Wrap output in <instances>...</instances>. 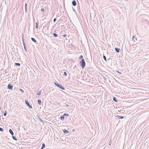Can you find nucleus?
Wrapping results in <instances>:
<instances>
[{"mask_svg": "<svg viewBox=\"0 0 149 149\" xmlns=\"http://www.w3.org/2000/svg\"><path fill=\"white\" fill-rule=\"evenodd\" d=\"M12 138H13V139L14 140H15V141H17V138H16V137H15L13 135H12Z\"/></svg>", "mask_w": 149, "mask_h": 149, "instance_id": "16", "label": "nucleus"}, {"mask_svg": "<svg viewBox=\"0 0 149 149\" xmlns=\"http://www.w3.org/2000/svg\"><path fill=\"white\" fill-rule=\"evenodd\" d=\"M22 41L23 42V44H24V43H25L24 42V37H23V34L22 35Z\"/></svg>", "mask_w": 149, "mask_h": 149, "instance_id": "24", "label": "nucleus"}, {"mask_svg": "<svg viewBox=\"0 0 149 149\" xmlns=\"http://www.w3.org/2000/svg\"><path fill=\"white\" fill-rule=\"evenodd\" d=\"M38 118L39 119V120L40 121L43 122H44V121L42 120L40 118V117H38Z\"/></svg>", "mask_w": 149, "mask_h": 149, "instance_id": "23", "label": "nucleus"}, {"mask_svg": "<svg viewBox=\"0 0 149 149\" xmlns=\"http://www.w3.org/2000/svg\"><path fill=\"white\" fill-rule=\"evenodd\" d=\"M3 128L0 127V131L3 132Z\"/></svg>", "mask_w": 149, "mask_h": 149, "instance_id": "30", "label": "nucleus"}, {"mask_svg": "<svg viewBox=\"0 0 149 149\" xmlns=\"http://www.w3.org/2000/svg\"><path fill=\"white\" fill-rule=\"evenodd\" d=\"M27 4L26 3L25 4V7L26 13L27 12Z\"/></svg>", "mask_w": 149, "mask_h": 149, "instance_id": "12", "label": "nucleus"}, {"mask_svg": "<svg viewBox=\"0 0 149 149\" xmlns=\"http://www.w3.org/2000/svg\"><path fill=\"white\" fill-rule=\"evenodd\" d=\"M31 39L33 42L36 43V44L38 43H37V41H36V40L34 38H31Z\"/></svg>", "mask_w": 149, "mask_h": 149, "instance_id": "6", "label": "nucleus"}, {"mask_svg": "<svg viewBox=\"0 0 149 149\" xmlns=\"http://www.w3.org/2000/svg\"><path fill=\"white\" fill-rule=\"evenodd\" d=\"M41 91H40L39 92L38 91L37 92V94L38 95H40V94H41Z\"/></svg>", "mask_w": 149, "mask_h": 149, "instance_id": "27", "label": "nucleus"}, {"mask_svg": "<svg viewBox=\"0 0 149 149\" xmlns=\"http://www.w3.org/2000/svg\"><path fill=\"white\" fill-rule=\"evenodd\" d=\"M9 132L12 135H13V134H14L13 132L11 129H9Z\"/></svg>", "mask_w": 149, "mask_h": 149, "instance_id": "5", "label": "nucleus"}, {"mask_svg": "<svg viewBox=\"0 0 149 149\" xmlns=\"http://www.w3.org/2000/svg\"><path fill=\"white\" fill-rule=\"evenodd\" d=\"M53 35L56 38L58 36V35L56 33H53Z\"/></svg>", "mask_w": 149, "mask_h": 149, "instance_id": "19", "label": "nucleus"}, {"mask_svg": "<svg viewBox=\"0 0 149 149\" xmlns=\"http://www.w3.org/2000/svg\"><path fill=\"white\" fill-rule=\"evenodd\" d=\"M23 45H24V48L25 51H26V45H25V43H24Z\"/></svg>", "mask_w": 149, "mask_h": 149, "instance_id": "20", "label": "nucleus"}, {"mask_svg": "<svg viewBox=\"0 0 149 149\" xmlns=\"http://www.w3.org/2000/svg\"><path fill=\"white\" fill-rule=\"evenodd\" d=\"M15 64L17 66H20V63H16Z\"/></svg>", "mask_w": 149, "mask_h": 149, "instance_id": "26", "label": "nucleus"}, {"mask_svg": "<svg viewBox=\"0 0 149 149\" xmlns=\"http://www.w3.org/2000/svg\"><path fill=\"white\" fill-rule=\"evenodd\" d=\"M113 100L115 102H116L117 101V100H116V98L115 97H113Z\"/></svg>", "mask_w": 149, "mask_h": 149, "instance_id": "18", "label": "nucleus"}, {"mask_svg": "<svg viewBox=\"0 0 149 149\" xmlns=\"http://www.w3.org/2000/svg\"><path fill=\"white\" fill-rule=\"evenodd\" d=\"M60 85L61 84H59V83H58L56 86H57L58 87H59Z\"/></svg>", "mask_w": 149, "mask_h": 149, "instance_id": "34", "label": "nucleus"}, {"mask_svg": "<svg viewBox=\"0 0 149 149\" xmlns=\"http://www.w3.org/2000/svg\"><path fill=\"white\" fill-rule=\"evenodd\" d=\"M74 131V130H73V131Z\"/></svg>", "mask_w": 149, "mask_h": 149, "instance_id": "42", "label": "nucleus"}, {"mask_svg": "<svg viewBox=\"0 0 149 149\" xmlns=\"http://www.w3.org/2000/svg\"><path fill=\"white\" fill-rule=\"evenodd\" d=\"M103 58L106 61H107L106 57L104 55L103 56Z\"/></svg>", "mask_w": 149, "mask_h": 149, "instance_id": "25", "label": "nucleus"}, {"mask_svg": "<svg viewBox=\"0 0 149 149\" xmlns=\"http://www.w3.org/2000/svg\"><path fill=\"white\" fill-rule=\"evenodd\" d=\"M25 103L29 107L32 108V106L30 104L29 102L26 100H25Z\"/></svg>", "mask_w": 149, "mask_h": 149, "instance_id": "3", "label": "nucleus"}, {"mask_svg": "<svg viewBox=\"0 0 149 149\" xmlns=\"http://www.w3.org/2000/svg\"><path fill=\"white\" fill-rule=\"evenodd\" d=\"M56 21V18H54V22H55Z\"/></svg>", "mask_w": 149, "mask_h": 149, "instance_id": "37", "label": "nucleus"}, {"mask_svg": "<svg viewBox=\"0 0 149 149\" xmlns=\"http://www.w3.org/2000/svg\"><path fill=\"white\" fill-rule=\"evenodd\" d=\"M132 39V40H133L134 42H135V40H137V38H135L134 36H133Z\"/></svg>", "mask_w": 149, "mask_h": 149, "instance_id": "9", "label": "nucleus"}, {"mask_svg": "<svg viewBox=\"0 0 149 149\" xmlns=\"http://www.w3.org/2000/svg\"><path fill=\"white\" fill-rule=\"evenodd\" d=\"M54 84H55V85H56V86L57 85L58 83H56V82H54Z\"/></svg>", "mask_w": 149, "mask_h": 149, "instance_id": "36", "label": "nucleus"}, {"mask_svg": "<svg viewBox=\"0 0 149 149\" xmlns=\"http://www.w3.org/2000/svg\"><path fill=\"white\" fill-rule=\"evenodd\" d=\"M63 132L64 133H69V131L65 130V129H64L63 130Z\"/></svg>", "mask_w": 149, "mask_h": 149, "instance_id": "11", "label": "nucleus"}, {"mask_svg": "<svg viewBox=\"0 0 149 149\" xmlns=\"http://www.w3.org/2000/svg\"><path fill=\"white\" fill-rule=\"evenodd\" d=\"M118 72L120 74H121V73L120 72Z\"/></svg>", "mask_w": 149, "mask_h": 149, "instance_id": "41", "label": "nucleus"}, {"mask_svg": "<svg viewBox=\"0 0 149 149\" xmlns=\"http://www.w3.org/2000/svg\"><path fill=\"white\" fill-rule=\"evenodd\" d=\"M116 117L118 118H119V119H122V118H124V117L123 116H120L119 115L117 116Z\"/></svg>", "mask_w": 149, "mask_h": 149, "instance_id": "8", "label": "nucleus"}, {"mask_svg": "<svg viewBox=\"0 0 149 149\" xmlns=\"http://www.w3.org/2000/svg\"><path fill=\"white\" fill-rule=\"evenodd\" d=\"M72 4L74 6H75L77 5V3L74 0L72 2Z\"/></svg>", "mask_w": 149, "mask_h": 149, "instance_id": "4", "label": "nucleus"}, {"mask_svg": "<svg viewBox=\"0 0 149 149\" xmlns=\"http://www.w3.org/2000/svg\"><path fill=\"white\" fill-rule=\"evenodd\" d=\"M13 86L11 84H9L8 85V89L10 90H12Z\"/></svg>", "mask_w": 149, "mask_h": 149, "instance_id": "2", "label": "nucleus"}, {"mask_svg": "<svg viewBox=\"0 0 149 149\" xmlns=\"http://www.w3.org/2000/svg\"><path fill=\"white\" fill-rule=\"evenodd\" d=\"M3 115L4 116H6L7 115V112L6 111L3 113Z\"/></svg>", "mask_w": 149, "mask_h": 149, "instance_id": "29", "label": "nucleus"}, {"mask_svg": "<svg viewBox=\"0 0 149 149\" xmlns=\"http://www.w3.org/2000/svg\"><path fill=\"white\" fill-rule=\"evenodd\" d=\"M56 139H57V140H58L59 141H60L61 139L60 137L59 138L56 137Z\"/></svg>", "mask_w": 149, "mask_h": 149, "instance_id": "31", "label": "nucleus"}, {"mask_svg": "<svg viewBox=\"0 0 149 149\" xmlns=\"http://www.w3.org/2000/svg\"><path fill=\"white\" fill-rule=\"evenodd\" d=\"M64 75L65 77H66L67 76V73L66 72H64Z\"/></svg>", "mask_w": 149, "mask_h": 149, "instance_id": "22", "label": "nucleus"}, {"mask_svg": "<svg viewBox=\"0 0 149 149\" xmlns=\"http://www.w3.org/2000/svg\"><path fill=\"white\" fill-rule=\"evenodd\" d=\"M38 104L40 105H41V100H38Z\"/></svg>", "mask_w": 149, "mask_h": 149, "instance_id": "14", "label": "nucleus"}, {"mask_svg": "<svg viewBox=\"0 0 149 149\" xmlns=\"http://www.w3.org/2000/svg\"><path fill=\"white\" fill-rule=\"evenodd\" d=\"M19 90L22 92V93H24V91L22 89H19Z\"/></svg>", "mask_w": 149, "mask_h": 149, "instance_id": "33", "label": "nucleus"}, {"mask_svg": "<svg viewBox=\"0 0 149 149\" xmlns=\"http://www.w3.org/2000/svg\"><path fill=\"white\" fill-rule=\"evenodd\" d=\"M63 116H69V115L68 114L66 113H65L63 114Z\"/></svg>", "mask_w": 149, "mask_h": 149, "instance_id": "21", "label": "nucleus"}, {"mask_svg": "<svg viewBox=\"0 0 149 149\" xmlns=\"http://www.w3.org/2000/svg\"><path fill=\"white\" fill-rule=\"evenodd\" d=\"M58 87L60 88L63 90H64L65 89V88L62 86L61 84Z\"/></svg>", "mask_w": 149, "mask_h": 149, "instance_id": "10", "label": "nucleus"}, {"mask_svg": "<svg viewBox=\"0 0 149 149\" xmlns=\"http://www.w3.org/2000/svg\"><path fill=\"white\" fill-rule=\"evenodd\" d=\"M36 29H38V23L37 22H36Z\"/></svg>", "mask_w": 149, "mask_h": 149, "instance_id": "28", "label": "nucleus"}, {"mask_svg": "<svg viewBox=\"0 0 149 149\" xmlns=\"http://www.w3.org/2000/svg\"><path fill=\"white\" fill-rule=\"evenodd\" d=\"M69 106V105H68V104H66V107H68Z\"/></svg>", "mask_w": 149, "mask_h": 149, "instance_id": "40", "label": "nucleus"}, {"mask_svg": "<svg viewBox=\"0 0 149 149\" xmlns=\"http://www.w3.org/2000/svg\"><path fill=\"white\" fill-rule=\"evenodd\" d=\"M63 36L65 38L67 36V35L66 34H65Z\"/></svg>", "mask_w": 149, "mask_h": 149, "instance_id": "38", "label": "nucleus"}, {"mask_svg": "<svg viewBox=\"0 0 149 149\" xmlns=\"http://www.w3.org/2000/svg\"><path fill=\"white\" fill-rule=\"evenodd\" d=\"M41 11L43 12H44V9L43 8H41Z\"/></svg>", "mask_w": 149, "mask_h": 149, "instance_id": "32", "label": "nucleus"}, {"mask_svg": "<svg viewBox=\"0 0 149 149\" xmlns=\"http://www.w3.org/2000/svg\"><path fill=\"white\" fill-rule=\"evenodd\" d=\"M64 116H63H63H61L60 117V119L62 120H63L64 119Z\"/></svg>", "mask_w": 149, "mask_h": 149, "instance_id": "17", "label": "nucleus"}, {"mask_svg": "<svg viewBox=\"0 0 149 149\" xmlns=\"http://www.w3.org/2000/svg\"><path fill=\"white\" fill-rule=\"evenodd\" d=\"M60 85L61 84H59V83H58L56 86H57L58 87H59Z\"/></svg>", "mask_w": 149, "mask_h": 149, "instance_id": "35", "label": "nucleus"}, {"mask_svg": "<svg viewBox=\"0 0 149 149\" xmlns=\"http://www.w3.org/2000/svg\"><path fill=\"white\" fill-rule=\"evenodd\" d=\"M45 144L43 143L42 144V147L41 148H40V149H43L44 148H45Z\"/></svg>", "mask_w": 149, "mask_h": 149, "instance_id": "13", "label": "nucleus"}, {"mask_svg": "<svg viewBox=\"0 0 149 149\" xmlns=\"http://www.w3.org/2000/svg\"><path fill=\"white\" fill-rule=\"evenodd\" d=\"M79 64L82 69H84L85 67L86 63L84 59H82L80 62Z\"/></svg>", "mask_w": 149, "mask_h": 149, "instance_id": "1", "label": "nucleus"}, {"mask_svg": "<svg viewBox=\"0 0 149 149\" xmlns=\"http://www.w3.org/2000/svg\"><path fill=\"white\" fill-rule=\"evenodd\" d=\"M115 49L116 52H117L119 53L120 52V49L116 47L115 48Z\"/></svg>", "mask_w": 149, "mask_h": 149, "instance_id": "7", "label": "nucleus"}, {"mask_svg": "<svg viewBox=\"0 0 149 149\" xmlns=\"http://www.w3.org/2000/svg\"><path fill=\"white\" fill-rule=\"evenodd\" d=\"M79 60H81L83 58V56L82 55H81L79 58Z\"/></svg>", "mask_w": 149, "mask_h": 149, "instance_id": "15", "label": "nucleus"}, {"mask_svg": "<svg viewBox=\"0 0 149 149\" xmlns=\"http://www.w3.org/2000/svg\"><path fill=\"white\" fill-rule=\"evenodd\" d=\"M77 67L76 66H75L74 68V69H76L77 68Z\"/></svg>", "mask_w": 149, "mask_h": 149, "instance_id": "39", "label": "nucleus"}]
</instances>
